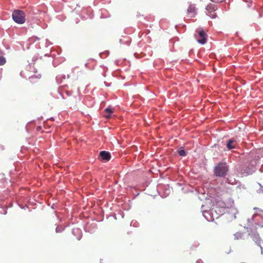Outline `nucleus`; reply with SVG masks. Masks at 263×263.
<instances>
[{
    "mask_svg": "<svg viewBox=\"0 0 263 263\" xmlns=\"http://www.w3.org/2000/svg\"><path fill=\"white\" fill-rule=\"evenodd\" d=\"M226 208L227 205L223 200L217 199L215 204L213 205L211 212L212 213L213 212L218 213V214L220 215L224 213Z\"/></svg>",
    "mask_w": 263,
    "mask_h": 263,
    "instance_id": "f257e3e1",
    "label": "nucleus"
},
{
    "mask_svg": "<svg viewBox=\"0 0 263 263\" xmlns=\"http://www.w3.org/2000/svg\"><path fill=\"white\" fill-rule=\"evenodd\" d=\"M12 18L15 23L20 24L24 23L26 21L24 11L20 10H14L13 11Z\"/></svg>",
    "mask_w": 263,
    "mask_h": 263,
    "instance_id": "f03ea898",
    "label": "nucleus"
},
{
    "mask_svg": "<svg viewBox=\"0 0 263 263\" xmlns=\"http://www.w3.org/2000/svg\"><path fill=\"white\" fill-rule=\"evenodd\" d=\"M228 170L226 163H219L214 167V173L217 176L222 177L227 174Z\"/></svg>",
    "mask_w": 263,
    "mask_h": 263,
    "instance_id": "7ed1b4c3",
    "label": "nucleus"
},
{
    "mask_svg": "<svg viewBox=\"0 0 263 263\" xmlns=\"http://www.w3.org/2000/svg\"><path fill=\"white\" fill-rule=\"evenodd\" d=\"M256 210L257 211L254 214L253 218L259 226L263 227V210L258 209H256Z\"/></svg>",
    "mask_w": 263,
    "mask_h": 263,
    "instance_id": "20e7f679",
    "label": "nucleus"
},
{
    "mask_svg": "<svg viewBox=\"0 0 263 263\" xmlns=\"http://www.w3.org/2000/svg\"><path fill=\"white\" fill-rule=\"evenodd\" d=\"M217 9L216 6L213 4H210L207 5L206 7V14L212 18L216 17V13L215 10Z\"/></svg>",
    "mask_w": 263,
    "mask_h": 263,
    "instance_id": "39448f33",
    "label": "nucleus"
},
{
    "mask_svg": "<svg viewBox=\"0 0 263 263\" xmlns=\"http://www.w3.org/2000/svg\"><path fill=\"white\" fill-rule=\"evenodd\" d=\"M196 38L199 43L204 44L206 42L207 34L204 30H201L198 31V34Z\"/></svg>",
    "mask_w": 263,
    "mask_h": 263,
    "instance_id": "423d86ee",
    "label": "nucleus"
},
{
    "mask_svg": "<svg viewBox=\"0 0 263 263\" xmlns=\"http://www.w3.org/2000/svg\"><path fill=\"white\" fill-rule=\"evenodd\" d=\"M187 16L189 17H194L197 14V8L195 4L189 5L186 12Z\"/></svg>",
    "mask_w": 263,
    "mask_h": 263,
    "instance_id": "0eeeda50",
    "label": "nucleus"
},
{
    "mask_svg": "<svg viewBox=\"0 0 263 263\" xmlns=\"http://www.w3.org/2000/svg\"><path fill=\"white\" fill-rule=\"evenodd\" d=\"M99 156L102 160H104L107 161H109L111 158L110 153L106 151H101L100 153Z\"/></svg>",
    "mask_w": 263,
    "mask_h": 263,
    "instance_id": "6e6552de",
    "label": "nucleus"
},
{
    "mask_svg": "<svg viewBox=\"0 0 263 263\" xmlns=\"http://www.w3.org/2000/svg\"><path fill=\"white\" fill-rule=\"evenodd\" d=\"M237 145V142L234 139H230L228 141L227 146L229 149H231L232 148H235Z\"/></svg>",
    "mask_w": 263,
    "mask_h": 263,
    "instance_id": "1a4fd4ad",
    "label": "nucleus"
},
{
    "mask_svg": "<svg viewBox=\"0 0 263 263\" xmlns=\"http://www.w3.org/2000/svg\"><path fill=\"white\" fill-rule=\"evenodd\" d=\"M112 113V110L110 108L108 107V108H106L104 110V116L106 118H110L111 114Z\"/></svg>",
    "mask_w": 263,
    "mask_h": 263,
    "instance_id": "9d476101",
    "label": "nucleus"
},
{
    "mask_svg": "<svg viewBox=\"0 0 263 263\" xmlns=\"http://www.w3.org/2000/svg\"><path fill=\"white\" fill-rule=\"evenodd\" d=\"M6 63V59L4 57L0 56V66L5 65Z\"/></svg>",
    "mask_w": 263,
    "mask_h": 263,
    "instance_id": "9b49d317",
    "label": "nucleus"
},
{
    "mask_svg": "<svg viewBox=\"0 0 263 263\" xmlns=\"http://www.w3.org/2000/svg\"><path fill=\"white\" fill-rule=\"evenodd\" d=\"M178 154L180 156H185L186 153L184 150L181 149L178 151Z\"/></svg>",
    "mask_w": 263,
    "mask_h": 263,
    "instance_id": "f8f14e48",
    "label": "nucleus"
},
{
    "mask_svg": "<svg viewBox=\"0 0 263 263\" xmlns=\"http://www.w3.org/2000/svg\"><path fill=\"white\" fill-rule=\"evenodd\" d=\"M212 2L214 3H221L224 0H211Z\"/></svg>",
    "mask_w": 263,
    "mask_h": 263,
    "instance_id": "ddd939ff",
    "label": "nucleus"
},
{
    "mask_svg": "<svg viewBox=\"0 0 263 263\" xmlns=\"http://www.w3.org/2000/svg\"><path fill=\"white\" fill-rule=\"evenodd\" d=\"M66 93L67 95H68V96L69 95V93H68V92H66Z\"/></svg>",
    "mask_w": 263,
    "mask_h": 263,
    "instance_id": "4468645a",
    "label": "nucleus"
}]
</instances>
